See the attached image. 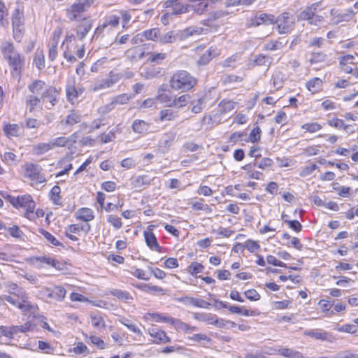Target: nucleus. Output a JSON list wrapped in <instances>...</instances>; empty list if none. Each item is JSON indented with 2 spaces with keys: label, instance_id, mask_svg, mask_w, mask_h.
Masks as SVG:
<instances>
[{
  "label": "nucleus",
  "instance_id": "nucleus-1",
  "mask_svg": "<svg viewBox=\"0 0 358 358\" xmlns=\"http://www.w3.org/2000/svg\"><path fill=\"white\" fill-rule=\"evenodd\" d=\"M3 58L7 61L13 78L20 80L24 69L25 57L15 48L14 44L9 41L3 42L1 45Z\"/></svg>",
  "mask_w": 358,
  "mask_h": 358
},
{
  "label": "nucleus",
  "instance_id": "nucleus-2",
  "mask_svg": "<svg viewBox=\"0 0 358 358\" xmlns=\"http://www.w3.org/2000/svg\"><path fill=\"white\" fill-rule=\"evenodd\" d=\"M344 119L334 115L331 119L327 120V124L336 130L341 131L348 135L353 134L355 132L356 124L348 123V122H356L358 117L352 112L345 113L343 115Z\"/></svg>",
  "mask_w": 358,
  "mask_h": 358
},
{
  "label": "nucleus",
  "instance_id": "nucleus-3",
  "mask_svg": "<svg viewBox=\"0 0 358 358\" xmlns=\"http://www.w3.org/2000/svg\"><path fill=\"white\" fill-rule=\"evenodd\" d=\"M196 83V79L187 71H178L171 78L170 87L174 90L186 92L192 90Z\"/></svg>",
  "mask_w": 358,
  "mask_h": 358
},
{
  "label": "nucleus",
  "instance_id": "nucleus-4",
  "mask_svg": "<svg viewBox=\"0 0 358 358\" xmlns=\"http://www.w3.org/2000/svg\"><path fill=\"white\" fill-rule=\"evenodd\" d=\"M302 20H306L310 24L320 25L327 17L325 9L322 7L321 2L312 3L306 7L300 15Z\"/></svg>",
  "mask_w": 358,
  "mask_h": 358
},
{
  "label": "nucleus",
  "instance_id": "nucleus-5",
  "mask_svg": "<svg viewBox=\"0 0 358 358\" xmlns=\"http://www.w3.org/2000/svg\"><path fill=\"white\" fill-rule=\"evenodd\" d=\"M270 23L275 25L276 30L280 34H287L294 29L295 19L292 14L285 12L276 17L270 15Z\"/></svg>",
  "mask_w": 358,
  "mask_h": 358
},
{
  "label": "nucleus",
  "instance_id": "nucleus-6",
  "mask_svg": "<svg viewBox=\"0 0 358 358\" xmlns=\"http://www.w3.org/2000/svg\"><path fill=\"white\" fill-rule=\"evenodd\" d=\"M36 203L30 194L18 195L14 208H22L24 210V216L28 220H34V210Z\"/></svg>",
  "mask_w": 358,
  "mask_h": 358
},
{
  "label": "nucleus",
  "instance_id": "nucleus-7",
  "mask_svg": "<svg viewBox=\"0 0 358 358\" xmlns=\"http://www.w3.org/2000/svg\"><path fill=\"white\" fill-rule=\"evenodd\" d=\"M355 56L345 55L338 58V67L341 72L350 74L354 78L358 79V67L355 66Z\"/></svg>",
  "mask_w": 358,
  "mask_h": 358
},
{
  "label": "nucleus",
  "instance_id": "nucleus-8",
  "mask_svg": "<svg viewBox=\"0 0 358 358\" xmlns=\"http://www.w3.org/2000/svg\"><path fill=\"white\" fill-rule=\"evenodd\" d=\"M122 77L121 73L110 71L107 78L96 80L94 85L91 86V91L97 92L112 87L120 80Z\"/></svg>",
  "mask_w": 358,
  "mask_h": 358
},
{
  "label": "nucleus",
  "instance_id": "nucleus-9",
  "mask_svg": "<svg viewBox=\"0 0 358 358\" xmlns=\"http://www.w3.org/2000/svg\"><path fill=\"white\" fill-rule=\"evenodd\" d=\"M90 6L88 0H76L69 8L66 10V17L71 21L77 20L81 17V14L86 11Z\"/></svg>",
  "mask_w": 358,
  "mask_h": 358
},
{
  "label": "nucleus",
  "instance_id": "nucleus-10",
  "mask_svg": "<svg viewBox=\"0 0 358 358\" xmlns=\"http://www.w3.org/2000/svg\"><path fill=\"white\" fill-rule=\"evenodd\" d=\"M164 6L167 11L163 15L162 19L166 16L182 14L189 11V6L181 3L180 0H168L164 2Z\"/></svg>",
  "mask_w": 358,
  "mask_h": 358
},
{
  "label": "nucleus",
  "instance_id": "nucleus-11",
  "mask_svg": "<svg viewBox=\"0 0 358 358\" xmlns=\"http://www.w3.org/2000/svg\"><path fill=\"white\" fill-rule=\"evenodd\" d=\"M59 92L54 86H48L45 89V90L41 93V99L45 102L48 101L50 103V106H47L46 108L48 109H50L58 102V96Z\"/></svg>",
  "mask_w": 358,
  "mask_h": 358
},
{
  "label": "nucleus",
  "instance_id": "nucleus-12",
  "mask_svg": "<svg viewBox=\"0 0 358 358\" xmlns=\"http://www.w3.org/2000/svg\"><path fill=\"white\" fill-rule=\"evenodd\" d=\"M7 291L17 298L20 299L22 302H27L29 299L28 295L25 290L22 287H20L16 283L7 282L4 284Z\"/></svg>",
  "mask_w": 358,
  "mask_h": 358
},
{
  "label": "nucleus",
  "instance_id": "nucleus-13",
  "mask_svg": "<svg viewBox=\"0 0 358 358\" xmlns=\"http://www.w3.org/2000/svg\"><path fill=\"white\" fill-rule=\"evenodd\" d=\"M272 355H279L286 358H306L303 354L292 348L281 347L271 349Z\"/></svg>",
  "mask_w": 358,
  "mask_h": 358
},
{
  "label": "nucleus",
  "instance_id": "nucleus-14",
  "mask_svg": "<svg viewBox=\"0 0 358 358\" xmlns=\"http://www.w3.org/2000/svg\"><path fill=\"white\" fill-rule=\"evenodd\" d=\"M1 299L6 301L7 302L10 303V304L17 306L18 308L22 310L24 312H28L34 308V306L29 303V300L27 299V302H22L20 299H15L11 295H6L4 294L1 296Z\"/></svg>",
  "mask_w": 358,
  "mask_h": 358
},
{
  "label": "nucleus",
  "instance_id": "nucleus-15",
  "mask_svg": "<svg viewBox=\"0 0 358 358\" xmlns=\"http://www.w3.org/2000/svg\"><path fill=\"white\" fill-rule=\"evenodd\" d=\"M220 55V50L215 46H210L198 59L197 64L205 66L214 57Z\"/></svg>",
  "mask_w": 358,
  "mask_h": 358
},
{
  "label": "nucleus",
  "instance_id": "nucleus-16",
  "mask_svg": "<svg viewBox=\"0 0 358 358\" xmlns=\"http://www.w3.org/2000/svg\"><path fill=\"white\" fill-rule=\"evenodd\" d=\"M22 124H4L3 131L5 135L10 138L12 137H19L23 133Z\"/></svg>",
  "mask_w": 358,
  "mask_h": 358
},
{
  "label": "nucleus",
  "instance_id": "nucleus-17",
  "mask_svg": "<svg viewBox=\"0 0 358 358\" xmlns=\"http://www.w3.org/2000/svg\"><path fill=\"white\" fill-rule=\"evenodd\" d=\"M92 27V20L90 18H84L83 21L80 22L76 28V37L83 41L87 33Z\"/></svg>",
  "mask_w": 358,
  "mask_h": 358
},
{
  "label": "nucleus",
  "instance_id": "nucleus-18",
  "mask_svg": "<svg viewBox=\"0 0 358 358\" xmlns=\"http://www.w3.org/2000/svg\"><path fill=\"white\" fill-rule=\"evenodd\" d=\"M148 333L151 337L154 338V342L159 343H166L171 342V338L167 336L166 333L161 329L152 327L148 329Z\"/></svg>",
  "mask_w": 358,
  "mask_h": 358
},
{
  "label": "nucleus",
  "instance_id": "nucleus-19",
  "mask_svg": "<svg viewBox=\"0 0 358 358\" xmlns=\"http://www.w3.org/2000/svg\"><path fill=\"white\" fill-rule=\"evenodd\" d=\"M334 300L320 299L318 301V306L321 313L327 317H331L335 315V311L333 310Z\"/></svg>",
  "mask_w": 358,
  "mask_h": 358
},
{
  "label": "nucleus",
  "instance_id": "nucleus-20",
  "mask_svg": "<svg viewBox=\"0 0 358 358\" xmlns=\"http://www.w3.org/2000/svg\"><path fill=\"white\" fill-rule=\"evenodd\" d=\"M171 324L174 327L175 329L179 332H184L187 334L192 333L196 331L198 329L195 326H191L179 319L173 318L171 320Z\"/></svg>",
  "mask_w": 358,
  "mask_h": 358
},
{
  "label": "nucleus",
  "instance_id": "nucleus-21",
  "mask_svg": "<svg viewBox=\"0 0 358 358\" xmlns=\"http://www.w3.org/2000/svg\"><path fill=\"white\" fill-rule=\"evenodd\" d=\"M306 335L322 341H332L334 336L331 333L323 330H310L306 332Z\"/></svg>",
  "mask_w": 358,
  "mask_h": 358
},
{
  "label": "nucleus",
  "instance_id": "nucleus-22",
  "mask_svg": "<svg viewBox=\"0 0 358 358\" xmlns=\"http://www.w3.org/2000/svg\"><path fill=\"white\" fill-rule=\"evenodd\" d=\"M352 322V324L346 323L338 326L335 329L338 332L356 335L358 334V317L355 318Z\"/></svg>",
  "mask_w": 358,
  "mask_h": 358
},
{
  "label": "nucleus",
  "instance_id": "nucleus-23",
  "mask_svg": "<svg viewBox=\"0 0 358 358\" xmlns=\"http://www.w3.org/2000/svg\"><path fill=\"white\" fill-rule=\"evenodd\" d=\"M143 234L147 245L152 250L160 252L161 246L153 232L150 230L145 231Z\"/></svg>",
  "mask_w": 358,
  "mask_h": 358
},
{
  "label": "nucleus",
  "instance_id": "nucleus-24",
  "mask_svg": "<svg viewBox=\"0 0 358 358\" xmlns=\"http://www.w3.org/2000/svg\"><path fill=\"white\" fill-rule=\"evenodd\" d=\"M322 85L323 80L317 77L313 78L306 83V87L311 94L320 92L322 89Z\"/></svg>",
  "mask_w": 358,
  "mask_h": 358
},
{
  "label": "nucleus",
  "instance_id": "nucleus-25",
  "mask_svg": "<svg viewBox=\"0 0 358 358\" xmlns=\"http://www.w3.org/2000/svg\"><path fill=\"white\" fill-rule=\"evenodd\" d=\"M83 92L81 88L76 87L74 83H69L66 87V94L67 100L73 103Z\"/></svg>",
  "mask_w": 358,
  "mask_h": 358
},
{
  "label": "nucleus",
  "instance_id": "nucleus-26",
  "mask_svg": "<svg viewBox=\"0 0 358 358\" xmlns=\"http://www.w3.org/2000/svg\"><path fill=\"white\" fill-rule=\"evenodd\" d=\"M178 117V112L170 108L161 110L159 113V119L161 122L173 121Z\"/></svg>",
  "mask_w": 358,
  "mask_h": 358
},
{
  "label": "nucleus",
  "instance_id": "nucleus-27",
  "mask_svg": "<svg viewBox=\"0 0 358 358\" xmlns=\"http://www.w3.org/2000/svg\"><path fill=\"white\" fill-rule=\"evenodd\" d=\"M301 128L304 133L314 134L321 131L323 129V125L318 122L313 121L303 124Z\"/></svg>",
  "mask_w": 358,
  "mask_h": 358
},
{
  "label": "nucleus",
  "instance_id": "nucleus-28",
  "mask_svg": "<svg viewBox=\"0 0 358 358\" xmlns=\"http://www.w3.org/2000/svg\"><path fill=\"white\" fill-rule=\"evenodd\" d=\"M120 17L117 15H108L104 17L103 22V27H106L107 31H109L110 29L116 27L120 24Z\"/></svg>",
  "mask_w": 358,
  "mask_h": 358
},
{
  "label": "nucleus",
  "instance_id": "nucleus-29",
  "mask_svg": "<svg viewBox=\"0 0 358 358\" xmlns=\"http://www.w3.org/2000/svg\"><path fill=\"white\" fill-rule=\"evenodd\" d=\"M76 218L84 222L91 221L94 218V212L90 208H82L76 213Z\"/></svg>",
  "mask_w": 358,
  "mask_h": 358
},
{
  "label": "nucleus",
  "instance_id": "nucleus-30",
  "mask_svg": "<svg viewBox=\"0 0 358 358\" xmlns=\"http://www.w3.org/2000/svg\"><path fill=\"white\" fill-rule=\"evenodd\" d=\"M41 97H38L34 94H30L27 96L26 106L30 113L34 112L37 107H38L41 103Z\"/></svg>",
  "mask_w": 358,
  "mask_h": 358
},
{
  "label": "nucleus",
  "instance_id": "nucleus-31",
  "mask_svg": "<svg viewBox=\"0 0 358 358\" xmlns=\"http://www.w3.org/2000/svg\"><path fill=\"white\" fill-rule=\"evenodd\" d=\"M176 136V133L173 131L164 134L159 141V147L168 150L174 141Z\"/></svg>",
  "mask_w": 358,
  "mask_h": 358
},
{
  "label": "nucleus",
  "instance_id": "nucleus-32",
  "mask_svg": "<svg viewBox=\"0 0 358 358\" xmlns=\"http://www.w3.org/2000/svg\"><path fill=\"white\" fill-rule=\"evenodd\" d=\"M82 116L78 112L74 110L71 111V113L66 117L64 120L61 121V123L65 124L66 125H74L81 122Z\"/></svg>",
  "mask_w": 358,
  "mask_h": 358
},
{
  "label": "nucleus",
  "instance_id": "nucleus-33",
  "mask_svg": "<svg viewBox=\"0 0 358 358\" xmlns=\"http://www.w3.org/2000/svg\"><path fill=\"white\" fill-rule=\"evenodd\" d=\"M151 179L146 175L138 176L131 179V185L134 188H141L150 184Z\"/></svg>",
  "mask_w": 358,
  "mask_h": 358
},
{
  "label": "nucleus",
  "instance_id": "nucleus-34",
  "mask_svg": "<svg viewBox=\"0 0 358 358\" xmlns=\"http://www.w3.org/2000/svg\"><path fill=\"white\" fill-rule=\"evenodd\" d=\"M284 294L287 299L282 301H274L272 302V309L275 310H286L289 308L292 304V300L289 299L285 292Z\"/></svg>",
  "mask_w": 358,
  "mask_h": 358
},
{
  "label": "nucleus",
  "instance_id": "nucleus-35",
  "mask_svg": "<svg viewBox=\"0 0 358 358\" xmlns=\"http://www.w3.org/2000/svg\"><path fill=\"white\" fill-rule=\"evenodd\" d=\"M66 291L61 286H56L53 289L50 288V299L57 301H62L66 296Z\"/></svg>",
  "mask_w": 358,
  "mask_h": 358
},
{
  "label": "nucleus",
  "instance_id": "nucleus-36",
  "mask_svg": "<svg viewBox=\"0 0 358 358\" xmlns=\"http://www.w3.org/2000/svg\"><path fill=\"white\" fill-rule=\"evenodd\" d=\"M24 24V13L22 9L17 7L12 15V26L22 27Z\"/></svg>",
  "mask_w": 358,
  "mask_h": 358
},
{
  "label": "nucleus",
  "instance_id": "nucleus-37",
  "mask_svg": "<svg viewBox=\"0 0 358 358\" xmlns=\"http://www.w3.org/2000/svg\"><path fill=\"white\" fill-rule=\"evenodd\" d=\"M189 6V10H192L195 13L198 15L203 14L208 8V3L206 0L201 1L196 3H192Z\"/></svg>",
  "mask_w": 358,
  "mask_h": 358
},
{
  "label": "nucleus",
  "instance_id": "nucleus-38",
  "mask_svg": "<svg viewBox=\"0 0 358 358\" xmlns=\"http://www.w3.org/2000/svg\"><path fill=\"white\" fill-rule=\"evenodd\" d=\"M45 87V83L42 80H35L28 85L29 91L34 95L39 94Z\"/></svg>",
  "mask_w": 358,
  "mask_h": 358
},
{
  "label": "nucleus",
  "instance_id": "nucleus-39",
  "mask_svg": "<svg viewBox=\"0 0 358 358\" xmlns=\"http://www.w3.org/2000/svg\"><path fill=\"white\" fill-rule=\"evenodd\" d=\"M110 294L113 296L117 297L119 300L125 303H129L130 301L134 299L133 296L129 294V292L121 289H113L110 292Z\"/></svg>",
  "mask_w": 358,
  "mask_h": 358
},
{
  "label": "nucleus",
  "instance_id": "nucleus-40",
  "mask_svg": "<svg viewBox=\"0 0 358 358\" xmlns=\"http://www.w3.org/2000/svg\"><path fill=\"white\" fill-rule=\"evenodd\" d=\"M132 129L135 133L143 134L149 129V124L143 120H135L132 124Z\"/></svg>",
  "mask_w": 358,
  "mask_h": 358
},
{
  "label": "nucleus",
  "instance_id": "nucleus-41",
  "mask_svg": "<svg viewBox=\"0 0 358 358\" xmlns=\"http://www.w3.org/2000/svg\"><path fill=\"white\" fill-rule=\"evenodd\" d=\"M327 55L323 52H315L310 55L309 62L310 64L324 63L327 62Z\"/></svg>",
  "mask_w": 358,
  "mask_h": 358
},
{
  "label": "nucleus",
  "instance_id": "nucleus-42",
  "mask_svg": "<svg viewBox=\"0 0 358 358\" xmlns=\"http://www.w3.org/2000/svg\"><path fill=\"white\" fill-rule=\"evenodd\" d=\"M160 30L158 28H152L143 31V36L145 40H150L152 41H157L159 38Z\"/></svg>",
  "mask_w": 358,
  "mask_h": 358
},
{
  "label": "nucleus",
  "instance_id": "nucleus-43",
  "mask_svg": "<svg viewBox=\"0 0 358 358\" xmlns=\"http://www.w3.org/2000/svg\"><path fill=\"white\" fill-rule=\"evenodd\" d=\"M185 300H188L189 304H192L199 308H207L210 306V303L208 302L201 299H196L193 297L186 296L184 298H181L180 299V301H185Z\"/></svg>",
  "mask_w": 358,
  "mask_h": 358
},
{
  "label": "nucleus",
  "instance_id": "nucleus-44",
  "mask_svg": "<svg viewBox=\"0 0 358 358\" xmlns=\"http://www.w3.org/2000/svg\"><path fill=\"white\" fill-rule=\"evenodd\" d=\"M31 324L28 322L20 326H10V338H13V336L18 333H26L29 331Z\"/></svg>",
  "mask_w": 358,
  "mask_h": 358
},
{
  "label": "nucleus",
  "instance_id": "nucleus-45",
  "mask_svg": "<svg viewBox=\"0 0 358 358\" xmlns=\"http://www.w3.org/2000/svg\"><path fill=\"white\" fill-rule=\"evenodd\" d=\"M156 99L161 103H165L166 106L171 107V103L173 101L171 96L169 94L166 93L162 88L158 90V93Z\"/></svg>",
  "mask_w": 358,
  "mask_h": 358
},
{
  "label": "nucleus",
  "instance_id": "nucleus-46",
  "mask_svg": "<svg viewBox=\"0 0 358 358\" xmlns=\"http://www.w3.org/2000/svg\"><path fill=\"white\" fill-rule=\"evenodd\" d=\"M39 232L41 235H43L45 239L50 243H51L52 245H53L54 246H60V247H64L63 244L59 241L53 235H52L50 232H48V231L43 229H39Z\"/></svg>",
  "mask_w": 358,
  "mask_h": 358
},
{
  "label": "nucleus",
  "instance_id": "nucleus-47",
  "mask_svg": "<svg viewBox=\"0 0 358 358\" xmlns=\"http://www.w3.org/2000/svg\"><path fill=\"white\" fill-rule=\"evenodd\" d=\"M215 315L211 313H194V318L198 321L206 322L208 324H212Z\"/></svg>",
  "mask_w": 358,
  "mask_h": 358
},
{
  "label": "nucleus",
  "instance_id": "nucleus-48",
  "mask_svg": "<svg viewBox=\"0 0 358 358\" xmlns=\"http://www.w3.org/2000/svg\"><path fill=\"white\" fill-rule=\"evenodd\" d=\"M137 289L145 292H163V289L160 287L156 285H151L149 284L139 283L134 285Z\"/></svg>",
  "mask_w": 358,
  "mask_h": 358
},
{
  "label": "nucleus",
  "instance_id": "nucleus-49",
  "mask_svg": "<svg viewBox=\"0 0 358 358\" xmlns=\"http://www.w3.org/2000/svg\"><path fill=\"white\" fill-rule=\"evenodd\" d=\"M189 96L188 94H183L178 98H176L171 103V107L182 108L187 105L189 101Z\"/></svg>",
  "mask_w": 358,
  "mask_h": 358
},
{
  "label": "nucleus",
  "instance_id": "nucleus-50",
  "mask_svg": "<svg viewBox=\"0 0 358 358\" xmlns=\"http://www.w3.org/2000/svg\"><path fill=\"white\" fill-rule=\"evenodd\" d=\"M60 192L61 189L58 185H55L50 192V199L53 202L54 204L59 205L60 204Z\"/></svg>",
  "mask_w": 358,
  "mask_h": 358
},
{
  "label": "nucleus",
  "instance_id": "nucleus-51",
  "mask_svg": "<svg viewBox=\"0 0 358 358\" xmlns=\"http://www.w3.org/2000/svg\"><path fill=\"white\" fill-rule=\"evenodd\" d=\"M41 168L38 165L32 163L27 164L25 166V174L31 180L38 172H40Z\"/></svg>",
  "mask_w": 358,
  "mask_h": 358
},
{
  "label": "nucleus",
  "instance_id": "nucleus-52",
  "mask_svg": "<svg viewBox=\"0 0 358 358\" xmlns=\"http://www.w3.org/2000/svg\"><path fill=\"white\" fill-rule=\"evenodd\" d=\"M52 145L50 141L48 143H41L34 147V152L36 155H42L52 150Z\"/></svg>",
  "mask_w": 358,
  "mask_h": 358
},
{
  "label": "nucleus",
  "instance_id": "nucleus-53",
  "mask_svg": "<svg viewBox=\"0 0 358 358\" xmlns=\"http://www.w3.org/2000/svg\"><path fill=\"white\" fill-rule=\"evenodd\" d=\"M149 316L152 320L157 322H166L171 324L173 320L172 317L159 313H149Z\"/></svg>",
  "mask_w": 358,
  "mask_h": 358
},
{
  "label": "nucleus",
  "instance_id": "nucleus-54",
  "mask_svg": "<svg viewBox=\"0 0 358 358\" xmlns=\"http://www.w3.org/2000/svg\"><path fill=\"white\" fill-rule=\"evenodd\" d=\"M147 55L149 56L148 59V61L157 64H159L166 57V54L162 52H147Z\"/></svg>",
  "mask_w": 358,
  "mask_h": 358
},
{
  "label": "nucleus",
  "instance_id": "nucleus-55",
  "mask_svg": "<svg viewBox=\"0 0 358 358\" xmlns=\"http://www.w3.org/2000/svg\"><path fill=\"white\" fill-rule=\"evenodd\" d=\"M34 62L38 70H42L45 68V59L42 51L35 53Z\"/></svg>",
  "mask_w": 358,
  "mask_h": 358
},
{
  "label": "nucleus",
  "instance_id": "nucleus-56",
  "mask_svg": "<svg viewBox=\"0 0 358 358\" xmlns=\"http://www.w3.org/2000/svg\"><path fill=\"white\" fill-rule=\"evenodd\" d=\"M90 318L93 327L96 328L105 327V322L103 320V318L101 315L94 313H91Z\"/></svg>",
  "mask_w": 358,
  "mask_h": 358
},
{
  "label": "nucleus",
  "instance_id": "nucleus-57",
  "mask_svg": "<svg viewBox=\"0 0 358 358\" xmlns=\"http://www.w3.org/2000/svg\"><path fill=\"white\" fill-rule=\"evenodd\" d=\"M322 109L324 111L334 110L337 108L336 103L331 99H326L321 103Z\"/></svg>",
  "mask_w": 358,
  "mask_h": 358
},
{
  "label": "nucleus",
  "instance_id": "nucleus-58",
  "mask_svg": "<svg viewBox=\"0 0 358 358\" xmlns=\"http://www.w3.org/2000/svg\"><path fill=\"white\" fill-rule=\"evenodd\" d=\"M176 40V36L173 31H168L163 35L159 34V41L161 43H173Z\"/></svg>",
  "mask_w": 358,
  "mask_h": 358
},
{
  "label": "nucleus",
  "instance_id": "nucleus-59",
  "mask_svg": "<svg viewBox=\"0 0 358 358\" xmlns=\"http://www.w3.org/2000/svg\"><path fill=\"white\" fill-rule=\"evenodd\" d=\"M229 310L232 313H237L245 316L252 315V311L245 308L244 307H239L236 306H229Z\"/></svg>",
  "mask_w": 358,
  "mask_h": 358
},
{
  "label": "nucleus",
  "instance_id": "nucleus-60",
  "mask_svg": "<svg viewBox=\"0 0 358 358\" xmlns=\"http://www.w3.org/2000/svg\"><path fill=\"white\" fill-rule=\"evenodd\" d=\"M55 31L54 32V42L52 43L49 48L48 58L51 61H54L57 55V39L55 38Z\"/></svg>",
  "mask_w": 358,
  "mask_h": 358
},
{
  "label": "nucleus",
  "instance_id": "nucleus-61",
  "mask_svg": "<svg viewBox=\"0 0 358 358\" xmlns=\"http://www.w3.org/2000/svg\"><path fill=\"white\" fill-rule=\"evenodd\" d=\"M285 245L288 248L292 247L299 251H301L303 248V243L297 237H292L291 242H287Z\"/></svg>",
  "mask_w": 358,
  "mask_h": 358
},
{
  "label": "nucleus",
  "instance_id": "nucleus-62",
  "mask_svg": "<svg viewBox=\"0 0 358 358\" xmlns=\"http://www.w3.org/2000/svg\"><path fill=\"white\" fill-rule=\"evenodd\" d=\"M107 221L117 229H119L122 227L121 219L116 215H109L107 217Z\"/></svg>",
  "mask_w": 358,
  "mask_h": 358
},
{
  "label": "nucleus",
  "instance_id": "nucleus-63",
  "mask_svg": "<svg viewBox=\"0 0 358 358\" xmlns=\"http://www.w3.org/2000/svg\"><path fill=\"white\" fill-rule=\"evenodd\" d=\"M68 143L69 139L64 136L57 137L50 141L52 148L55 147H64Z\"/></svg>",
  "mask_w": 358,
  "mask_h": 358
},
{
  "label": "nucleus",
  "instance_id": "nucleus-64",
  "mask_svg": "<svg viewBox=\"0 0 358 358\" xmlns=\"http://www.w3.org/2000/svg\"><path fill=\"white\" fill-rule=\"evenodd\" d=\"M204 266L197 262H193L189 266V271L192 275H196L199 273L202 272Z\"/></svg>",
  "mask_w": 358,
  "mask_h": 358
}]
</instances>
